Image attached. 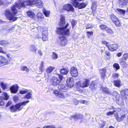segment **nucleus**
<instances>
[{
	"instance_id": "38",
	"label": "nucleus",
	"mask_w": 128,
	"mask_h": 128,
	"mask_svg": "<svg viewBox=\"0 0 128 128\" xmlns=\"http://www.w3.org/2000/svg\"><path fill=\"white\" fill-rule=\"evenodd\" d=\"M44 63L43 62V61H42L40 64V66L39 67V70H40L41 72H43L44 70Z\"/></svg>"
},
{
	"instance_id": "14",
	"label": "nucleus",
	"mask_w": 128,
	"mask_h": 128,
	"mask_svg": "<svg viewBox=\"0 0 128 128\" xmlns=\"http://www.w3.org/2000/svg\"><path fill=\"white\" fill-rule=\"evenodd\" d=\"M8 62V60L4 57L0 56V66H2L6 64Z\"/></svg>"
},
{
	"instance_id": "4",
	"label": "nucleus",
	"mask_w": 128,
	"mask_h": 128,
	"mask_svg": "<svg viewBox=\"0 0 128 128\" xmlns=\"http://www.w3.org/2000/svg\"><path fill=\"white\" fill-rule=\"evenodd\" d=\"M71 1L74 6L76 8L77 7L79 9H82L85 7L88 4L87 3L83 2L79 4L77 2V0H71Z\"/></svg>"
},
{
	"instance_id": "16",
	"label": "nucleus",
	"mask_w": 128,
	"mask_h": 128,
	"mask_svg": "<svg viewBox=\"0 0 128 128\" xmlns=\"http://www.w3.org/2000/svg\"><path fill=\"white\" fill-rule=\"evenodd\" d=\"M22 108V107L20 109L19 107L17 106V104H16L15 106L12 105L10 107V110L12 112H14L17 111L18 110H20Z\"/></svg>"
},
{
	"instance_id": "30",
	"label": "nucleus",
	"mask_w": 128,
	"mask_h": 128,
	"mask_svg": "<svg viewBox=\"0 0 128 128\" xmlns=\"http://www.w3.org/2000/svg\"><path fill=\"white\" fill-rule=\"evenodd\" d=\"M32 92H28L27 94H26L24 96V98H26L28 99L32 98Z\"/></svg>"
},
{
	"instance_id": "29",
	"label": "nucleus",
	"mask_w": 128,
	"mask_h": 128,
	"mask_svg": "<svg viewBox=\"0 0 128 128\" xmlns=\"http://www.w3.org/2000/svg\"><path fill=\"white\" fill-rule=\"evenodd\" d=\"M51 58L53 60H55L58 58V55L57 54L54 52H53L51 55Z\"/></svg>"
},
{
	"instance_id": "22",
	"label": "nucleus",
	"mask_w": 128,
	"mask_h": 128,
	"mask_svg": "<svg viewBox=\"0 0 128 128\" xmlns=\"http://www.w3.org/2000/svg\"><path fill=\"white\" fill-rule=\"evenodd\" d=\"M26 13L28 16L31 18H33L35 17V14L31 11L29 10L27 11Z\"/></svg>"
},
{
	"instance_id": "15",
	"label": "nucleus",
	"mask_w": 128,
	"mask_h": 128,
	"mask_svg": "<svg viewBox=\"0 0 128 128\" xmlns=\"http://www.w3.org/2000/svg\"><path fill=\"white\" fill-rule=\"evenodd\" d=\"M18 88L17 85H14L10 87V89L12 93L15 94L18 92Z\"/></svg>"
},
{
	"instance_id": "36",
	"label": "nucleus",
	"mask_w": 128,
	"mask_h": 128,
	"mask_svg": "<svg viewBox=\"0 0 128 128\" xmlns=\"http://www.w3.org/2000/svg\"><path fill=\"white\" fill-rule=\"evenodd\" d=\"M43 13L46 17H48L49 16L50 12L49 11H48L45 9H44L43 10Z\"/></svg>"
},
{
	"instance_id": "41",
	"label": "nucleus",
	"mask_w": 128,
	"mask_h": 128,
	"mask_svg": "<svg viewBox=\"0 0 128 128\" xmlns=\"http://www.w3.org/2000/svg\"><path fill=\"white\" fill-rule=\"evenodd\" d=\"M47 28H44L43 29V32H42V35L47 36L48 34V31L47 30Z\"/></svg>"
},
{
	"instance_id": "37",
	"label": "nucleus",
	"mask_w": 128,
	"mask_h": 128,
	"mask_svg": "<svg viewBox=\"0 0 128 128\" xmlns=\"http://www.w3.org/2000/svg\"><path fill=\"white\" fill-rule=\"evenodd\" d=\"M70 22L72 26V28H73L77 23V21L74 20H72L70 21Z\"/></svg>"
},
{
	"instance_id": "61",
	"label": "nucleus",
	"mask_w": 128,
	"mask_h": 128,
	"mask_svg": "<svg viewBox=\"0 0 128 128\" xmlns=\"http://www.w3.org/2000/svg\"><path fill=\"white\" fill-rule=\"evenodd\" d=\"M122 53H121L120 52L116 54V56L118 57H119L121 56H122Z\"/></svg>"
},
{
	"instance_id": "46",
	"label": "nucleus",
	"mask_w": 128,
	"mask_h": 128,
	"mask_svg": "<svg viewBox=\"0 0 128 128\" xmlns=\"http://www.w3.org/2000/svg\"><path fill=\"white\" fill-rule=\"evenodd\" d=\"M128 2H126L124 0H119V3L120 5H125Z\"/></svg>"
},
{
	"instance_id": "5",
	"label": "nucleus",
	"mask_w": 128,
	"mask_h": 128,
	"mask_svg": "<svg viewBox=\"0 0 128 128\" xmlns=\"http://www.w3.org/2000/svg\"><path fill=\"white\" fill-rule=\"evenodd\" d=\"M89 80L87 79H85L82 82H78L76 83L77 87L84 88L88 87L89 85Z\"/></svg>"
},
{
	"instance_id": "60",
	"label": "nucleus",
	"mask_w": 128,
	"mask_h": 128,
	"mask_svg": "<svg viewBox=\"0 0 128 128\" xmlns=\"http://www.w3.org/2000/svg\"><path fill=\"white\" fill-rule=\"evenodd\" d=\"M91 25H90L89 24H87V26L86 28V29H88L89 28H90L91 27Z\"/></svg>"
},
{
	"instance_id": "11",
	"label": "nucleus",
	"mask_w": 128,
	"mask_h": 128,
	"mask_svg": "<svg viewBox=\"0 0 128 128\" xmlns=\"http://www.w3.org/2000/svg\"><path fill=\"white\" fill-rule=\"evenodd\" d=\"M74 80L72 78H68L66 81L68 86L70 88L72 87L74 85Z\"/></svg>"
},
{
	"instance_id": "51",
	"label": "nucleus",
	"mask_w": 128,
	"mask_h": 128,
	"mask_svg": "<svg viewBox=\"0 0 128 128\" xmlns=\"http://www.w3.org/2000/svg\"><path fill=\"white\" fill-rule=\"evenodd\" d=\"M42 40L44 41H46L48 39V37L46 35H42Z\"/></svg>"
},
{
	"instance_id": "49",
	"label": "nucleus",
	"mask_w": 128,
	"mask_h": 128,
	"mask_svg": "<svg viewBox=\"0 0 128 128\" xmlns=\"http://www.w3.org/2000/svg\"><path fill=\"white\" fill-rule=\"evenodd\" d=\"M0 52H1L2 53L6 54V55L8 57V55L7 54V52H6L2 50V48L1 47H0Z\"/></svg>"
},
{
	"instance_id": "62",
	"label": "nucleus",
	"mask_w": 128,
	"mask_h": 128,
	"mask_svg": "<svg viewBox=\"0 0 128 128\" xmlns=\"http://www.w3.org/2000/svg\"><path fill=\"white\" fill-rule=\"evenodd\" d=\"M38 53L40 54V55L42 56V52L41 50H39L38 51Z\"/></svg>"
},
{
	"instance_id": "23",
	"label": "nucleus",
	"mask_w": 128,
	"mask_h": 128,
	"mask_svg": "<svg viewBox=\"0 0 128 128\" xmlns=\"http://www.w3.org/2000/svg\"><path fill=\"white\" fill-rule=\"evenodd\" d=\"M68 70L67 68H64L60 70V74L62 75L66 74L68 73Z\"/></svg>"
},
{
	"instance_id": "63",
	"label": "nucleus",
	"mask_w": 128,
	"mask_h": 128,
	"mask_svg": "<svg viewBox=\"0 0 128 128\" xmlns=\"http://www.w3.org/2000/svg\"><path fill=\"white\" fill-rule=\"evenodd\" d=\"M112 108L113 110V111L112 112H113V113L114 114V113L116 111V109L115 108H114V107L112 106Z\"/></svg>"
},
{
	"instance_id": "32",
	"label": "nucleus",
	"mask_w": 128,
	"mask_h": 128,
	"mask_svg": "<svg viewBox=\"0 0 128 128\" xmlns=\"http://www.w3.org/2000/svg\"><path fill=\"white\" fill-rule=\"evenodd\" d=\"M97 87V86L96 84L93 82H92L91 84L90 88L91 90H94Z\"/></svg>"
},
{
	"instance_id": "64",
	"label": "nucleus",
	"mask_w": 128,
	"mask_h": 128,
	"mask_svg": "<svg viewBox=\"0 0 128 128\" xmlns=\"http://www.w3.org/2000/svg\"><path fill=\"white\" fill-rule=\"evenodd\" d=\"M13 99L14 101H16L18 99V98L16 96L14 97Z\"/></svg>"
},
{
	"instance_id": "53",
	"label": "nucleus",
	"mask_w": 128,
	"mask_h": 128,
	"mask_svg": "<svg viewBox=\"0 0 128 128\" xmlns=\"http://www.w3.org/2000/svg\"><path fill=\"white\" fill-rule=\"evenodd\" d=\"M114 114L112 111H110L106 113V115L107 116H110L113 115Z\"/></svg>"
},
{
	"instance_id": "7",
	"label": "nucleus",
	"mask_w": 128,
	"mask_h": 128,
	"mask_svg": "<svg viewBox=\"0 0 128 128\" xmlns=\"http://www.w3.org/2000/svg\"><path fill=\"white\" fill-rule=\"evenodd\" d=\"M63 10L68 12L70 11H73L74 10L72 5L70 4H65L63 6V8L61 10V11L63 12Z\"/></svg>"
},
{
	"instance_id": "57",
	"label": "nucleus",
	"mask_w": 128,
	"mask_h": 128,
	"mask_svg": "<svg viewBox=\"0 0 128 128\" xmlns=\"http://www.w3.org/2000/svg\"><path fill=\"white\" fill-rule=\"evenodd\" d=\"M80 102L84 104H87L88 101L86 100H81L80 101Z\"/></svg>"
},
{
	"instance_id": "21",
	"label": "nucleus",
	"mask_w": 128,
	"mask_h": 128,
	"mask_svg": "<svg viewBox=\"0 0 128 128\" xmlns=\"http://www.w3.org/2000/svg\"><path fill=\"white\" fill-rule=\"evenodd\" d=\"M125 116V114H123L121 116L118 115L116 118V120L118 122H121L124 120Z\"/></svg>"
},
{
	"instance_id": "20",
	"label": "nucleus",
	"mask_w": 128,
	"mask_h": 128,
	"mask_svg": "<svg viewBox=\"0 0 128 128\" xmlns=\"http://www.w3.org/2000/svg\"><path fill=\"white\" fill-rule=\"evenodd\" d=\"M102 90L103 92L106 94H111V91L107 87L102 88Z\"/></svg>"
},
{
	"instance_id": "55",
	"label": "nucleus",
	"mask_w": 128,
	"mask_h": 128,
	"mask_svg": "<svg viewBox=\"0 0 128 128\" xmlns=\"http://www.w3.org/2000/svg\"><path fill=\"white\" fill-rule=\"evenodd\" d=\"M43 128H55L53 126H44Z\"/></svg>"
},
{
	"instance_id": "18",
	"label": "nucleus",
	"mask_w": 128,
	"mask_h": 128,
	"mask_svg": "<svg viewBox=\"0 0 128 128\" xmlns=\"http://www.w3.org/2000/svg\"><path fill=\"white\" fill-rule=\"evenodd\" d=\"M106 68H103L101 69L100 70L99 72L101 74V77L102 78H104L105 76H106Z\"/></svg>"
},
{
	"instance_id": "39",
	"label": "nucleus",
	"mask_w": 128,
	"mask_h": 128,
	"mask_svg": "<svg viewBox=\"0 0 128 128\" xmlns=\"http://www.w3.org/2000/svg\"><path fill=\"white\" fill-rule=\"evenodd\" d=\"M21 69L23 71H26L28 72L29 70V68L26 66H23L21 67Z\"/></svg>"
},
{
	"instance_id": "48",
	"label": "nucleus",
	"mask_w": 128,
	"mask_h": 128,
	"mask_svg": "<svg viewBox=\"0 0 128 128\" xmlns=\"http://www.w3.org/2000/svg\"><path fill=\"white\" fill-rule=\"evenodd\" d=\"M28 90L26 89H25L24 90L20 91V94H23L28 93Z\"/></svg>"
},
{
	"instance_id": "43",
	"label": "nucleus",
	"mask_w": 128,
	"mask_h": 128,
	"mask_svg": "<svg viewBox=\"0 0 128 128\" xmlns=\"http://www.w3.org/2000/svg\"><path fill=\"white\" fill-rule=\"evenodd\" d=\"M114 67L115 68L116 70H117L120 68V66L117 63L114 64L113 65Z\"/></svg>"
},
{
	"instance_id": "54",
	"label": "nucleus",
	"mask_w": 128,
	"mask_h": 128,
	"mask_svg": "<svg viewBox=\"0 0 128 128\" xmlns=\"http://www.w3.org/2000/svg\"><path fill=\"white\" fill-rule=\"evenodd\" d=\"M120 92V94L122 96H125L124 92V90H121Z\"/></svg>"
},
{
	"instance_id": "10",
	"label": "nucleus",
	"mask_w": 128,
	"mask_h": 128,
	"mask_svg": "<svg viewBox=\"0 0 128 128\" xmlns=\"http://www.w3.org/2000/svg\"><path fill=\"white\" fill-rule=\"evenodd\" d=\"M58 88L60 90L64 92L67 90L68 87L66 84L64 83H61L58 85Z\"/></svg>"
},
{
	"instance_id": "24",
	"label": "nucleus",
	"mask_w": 128,
	"mask_h": 128,
	"mask_svg": "<svg viewBox=\"0 0 128 128\" xmlns=\"http://www.w3.org/2000/svg\"><path fill=\"white\" fill-rule=\"evenodd\" d=\"M114 84L115 86L120 87L121 86V81L120 80H118L114 81Z\"/></svg>"
},
{
	"instance_id": "34",
	"label": "nucleus",
	"mask_w": 128,
	"mask_h": 128,
	"mask_svg": "<svg viewBox=\"0 0 128 128\" xmlns=\"http://www.w3.org/2000/svg\"><path fill=\"white\" fill-rule=\"evenodd\" d=\"M9 44V42L6 41L2 40L0 41V45H1L6 46Z\"/></svg>"
},
{
	"instance_id": "1",
	"label": "nucleus",
	"mask_w": 128,
	"mask_h": 128,
	"mask_svg": "<svg viewBox=\"0 0 128 128\" xmlns=\"http://www.w3.org/2000/svg\"><path fill=\"white\" fill-rule=\"evenodd\" d=\"M35 0H26L25 1L16 3L15 5L11 8V10L13 12L12 13L10 11L6 10L5 11V15L7 19L9 20H12L13 21L16 20L18 18L15 16L17 14V10L16 7L18 9H20L22 7H24L26 6H32L35 5Z\"/></svg>"
},
{
	"instance_id": "26",
	"label": "nucleus",
	"mask_w": 128,
	"mask_h": 128,
	"mask_svg": "<svg viewBox=\"0 0 128 128\" xmlns=\"http://www.w3.org/2000/svg\"><path fill=\"white\" fill-rule=\"evenodd\" d=\"M29 102V100H28L26 101H24L22 102H21L17 104V106L19 107L20 108H21V106H25L26 104Z\"/></svg>"
},
{
	"instance_id": "27",
	"label": "nucleus",
	"mask_w": 128,
	"mask_h": 128,
	"mask_svg": "<svg viewBox=\"0 0 128 128\" xmlns=\"http://www.w3.org/2000/svg\"><path fill=\"white\" fill-rule=\"evenodd\" d=\"M30 50L32 52H35L37 49L36 46L34 45H32L30 46Z\"/></svg>"
},
{
	"instance_id": "56",
	"label": "nucleus",
	"mask_w": 128,
	"mask_h": 128,
	"mask_svg": "<svg viewBox=\"0 0 128 128\" xmlns=\"http://www.w3.org/2000/svg\"><path fill=\"white\" fill-rule=\"evenodd\" d=\"M53 93L55 94L56 96H58V95L60 93L58 92L56 90H54V91Z\"/></svg>"
},
{
	"instance_id": "12",
	"label": "nucleus",
	"mask_w": 128,
	"mask_h": 128,
	"mask_svg": "<svg viewBox=\"0 0 128 128\" xmlns=\"http://www.w3.org/2000/svg\"><path fill=\"white\" fill-rule=\"evenodd\" d=\"M70 74L73 77H75L77 76L78 74L77 68L74 67L70 69Z\"/></svg>"
},
{
	"instance_id": "42",
	"label": "nucleus",
	"mask_w": 128,
	"mask_h": 128,
	"mask_svg": "<svg viewBox=\"0 0 128 128\" xmlns=\"http://www.w3.org/2000/svg\"><path fill=\"white\" fill-rule=\"evenodd\" d=\"M128 58V54L126 53L124 54L123 56L122 60H125Z\"/></svg>"
},
{
	"instance_id": "25",
	"label": "nucleus",
	"mask_w": 128,
	"mask_h": 128,
	"mask_svg": "<svg viewBox=\"0 0 128 128\" xmlns=\"http://www.w3.org/2000/svg\"><path fill=\"white\" fill-rule=\"evenodd\" d=\"M116 11L118 14H122L124 16V15L125 11L124 10L118 8H117L116 10Z\"/></svg>"
},
{
	"instance_id": "40",
	"label": "nucleus",
	"mask_w": 128,
	"mask_h": 128,
	"mask_svg": "<svg viewBox=\"0 0 128 128\" xmlns=\"http://www.w3.org/2000/svg\"><path fill=\"white\" fill-rule=\"evenodd\" d=\"M100 27L101 30H105V31L108 28L106 25L104 24H101L100 26Z\"/></svg>"
},
{
	"instance_id": "44",
	"label": "nucleus",
	"mask_w": 128,
	"mask_h": 128,
	"mask_svg": "<svg viewBox=\"0 0 128 128\" xmlns=\"http://www.w3.org/2000/svg\"><path fill=\"white\" fill-rule=\"evenodd\" d=\"M120 64L121 66L123 68H124L126 66V63L124 61L122 60L120 62Z\"/></svg>"
},
{
	"instance_id": "45",
	"label": "nucleus",
	"mask_w": 128,
	"mask_h": 128,
	"mask_svg": "<svg viewBox=\"0 0 128 128\" xmlns=\"http://www.w3.org/2000/svg\"><path fill=\"white\" fill-rule=\"evenodd\" d=\"M106 31L108 33H109L110 34H112L113 33V31H112V29L110 28H107Z\"/></svg>"
},
{
	"instance_id": "59",
	"label": "nucleus",
	"mask_w": 128,
	"mask_h": 128,
	"mask_svg": "<svg viewBox=\"0 0 128 128\" xmlns=\"http://www.w3.org/2000/svg\"><path fill=\"white\" fill-rule=\"evenodd\" d=\"M124 92L125 94V95H128V89H126L124 90Z\"/></svg>"
},
{
	"instance_id": "33",
	"label": "nucleus",
	"mask_w": 128,
	"mask_h": 128,
	"mask_svg": "<svg viewBox=\"0 0 128 128\" xmlns=\"http://www.w3.org/2000/svg\"><path fill=\"white\" fill-rule=\"evenodd\" d=\"M57 98L59 100H61V99H64L65 98V96L62 93H60L58 95Z\"/></svg>"
},
{
	"instance_id": "9",
	"label": "nucleus",
	"mask_w": 128,
	"mask_h": 128,
	"mask_svg": "<svg viewBox=\"0 0 128 128\" xmlns=\"http://www.w3.org/2000/svg\"><path fill=\"white\" fill-rule=\"evenodd\" d=\"M54 68L52 66L48 67L44 74V77L46 78L49 77L50 76L51 73Z\"/></svg>"
},
{
	"instance_id": "2",
	"label": "nucleus",
	"mask_w": 128,
	"mask_h": 128,
	"mask_svg": "<svg viewBox=\"0 0 128 128\" xmlns=\"http://www.w3.org/2000/svg\"><path fill=\"white\" fill-rule=\"evenodd\" d=\"M68 26V24L67 23L65 26L62 27L58 28H57V33L61 34L59 36L60 42L58 44L60 46H64L67 44L66 38L63 35L67 36H70V30L68 29H66Z\"/></svg>"
},
{
	"instance_id": "19",
	"label": "nucleus",
	"mask_w": 128,
	"mask_h": 128,
	"mask_svg": "<svg viewBox=\"0 0 128 128\" xmlns=\"http://www.w3.org/2000/svg\"><path fill=\"white\" fill-rule=\"evenodd\" d=\"M71 116L72 118H74L75 120H76L78 119H82L83 117V115L79 114L75 115L72 116Z\"/></svg>"
},
{
	"instance_id": "58",
	"label": "nucleus",
	"mask_w": 128,
	"mask_h": 128,
	"mask_svg": "<svg viewBox=\"0 0 128 128\" xmlns=\"http://www.w3.org/2000/svg\"><path fill=\"white\" fill-rule=\"evenodd\" d=\"M12 104V102H11L9 101L7 103L6 105V106L8 107L9 106H10Z\"/></svg>"
},
{
	"instance_id": "50",
	"label": "nucleus",
	"mask_w": 128,
	"mask_h": 128,
	"mask_svg": "<svg viewBox=\"0 0 128 128\" xmlns=\"http://www.w3.org/2000/svg\"><path fill=\"white\" fill-rule=\"evenodd\" d=\"M118 76V75L117 73L113 74H112L113 78L114 79H117Z\"/></svg>"
},
{
	"instance_id": "3",
	"label": "nucleus",
	"mask_w": 128,
	"mask_h": 128,
	"mask_svg": "<svg viewBox=\"0 0 128 128\" xmlns=\"http://www.w3.org/2000/svg\"><path fill=\"white\" fill-rule=\"evenodd\" d=\"M63 78V76L60 74L58 75V78L53 76L50 80V84L54 86H56L62 81Z\"/></svg>"
},
{
	"instance_id": "31",
	"label": "nucleus",
	"mask_w": 128,
	"mask_h": 128,
	"mask_svg": "<svg viewBox=\"0 0 128 128\" xmlns=\"http://www.w3.org/2000/svg\"><path fill=\"white\" fill-rule=\"evenodd\" d=\"M3 90H5L7 88L8 84H7L1 82L0 84Z\"/></svg>"
},
{
	"instance_id": "52",
	"label": "nucleus",
	"mask_w": 128,
	"mask_h": 128,
	"mask_svg": "<svg viewBox=\"0 0 128 128\" xmlns=\"http://www.w3.org/2000/svg\"><path fill=\"white\" fill-rule=\"evenodd\" d=\"M96 4V3L95 2H92V6L91 7V8L92 10V12H93V14H94V13H93V11L94 9H93V8L94 7L95 5Z\"/></svg>"
},
{
	"instance_id": "35",
	"label": "nucleus",
	"mask_w": 128,
	"mask_h": 128,
	"mask_svg": "<svg viewBox=\"0 0 128 128\" xmlns=\"http://www.w3.org/2000/svg\"><path fill=\"white\" fill-rule=\"evenodd\" d=\"M65 22L64 17L63 16H61V18L60 21V25L64 24Z\"/></svg>"
},
{
	"instance_id": "8",
	"label": "nucleus",
	"mask_w": 128,
	"mask_h": 128,
	"mask_svg": "<svg viewBox=\"0 0 128 128\" xmlns=\"http://www.w3.org/2000/svg\"><path fill=\"white\" fill-rule=\"evenodd\" d=\"M110 17L116 26H120V23L116 16L112 14L110 16Z\"/></svg>"
},
{
	"instance_id": "47",
	"label": "nucleus",
	"mask_w": 128,
	"mask_h": 128,
	"mask_svg": "<svg viewBox=\"0 0 128 128\" xmlns=\"http://www.w3.org/2000/svg\"><path fill=\"white\" fill-rule=\"evenodd\" d=\"M86 33L88 38H90V36L93 34V32L92 31H87L86 32Z\"/></svg>"
},
{
	"instance_id": "13",
	"label": "nucleus",
	"mask_w": 128,
	"mask_h": 128,
	"mask_svg": "<svg viewBox=\"0 0 128 128\" xmlns=\"http://www.w3.org/2000/svg\"><path fill=\"white\" fill-rule=\"evenodd\" d=\"M118 45L117 44H111L109 46L107 45V47L109 50L111 51H114L116 50L118 47Z\"/></svg>"
},
{
	"instance_id": "17",
	"label": "nucleus",
	"mask_w": 128,
	"mask_h": 128,
	"mask_svg": "<svg viewBox=\"0 0 128 128\" xmlns=\"http://www.w3.org/2000/svg\"><path fill=\"white\" fill-rule=\"evenodd\" d=\"M35 5L38 8L42 7L44 3L41 0H35Z\"/></svg>"
},
{
	"instance_id": "6",
	"label": "nucleus",
	"mask_w": 128,
	"mask_h": 128,
	"mask_svg": "<svg viewBox=\"0 0 128 128\" xmlns=\"http://www.w3.org/2000/svg\"><path fill=\"white\" fill-rule=\"evenodd\" d=\"M2 95L3 96H0V106H4V100H8L9 97L6 92H3Z\"/></svg>"
},
{
	"instance_id": "28",
	"label": "nucleus",
	"mask_w": 128,
	"mask_h": 128,
	"mask_svg": "<svg viewBox=\"0 0 128 128\" xmlns=\"http://www.w3.org/2000/svg\"><path fill=\"white\" fill-rule=\"evenodd\" d=\"M36 15L37 18L38 19V20L43 18H44V16L41 12H38Z\"/></svg>"
}]
</instances>
